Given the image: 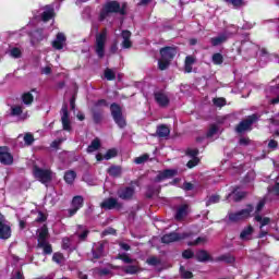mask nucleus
<instances>
[{
  "label": "nucleus",
  "mask_w": 279,
  "mask_h": 279,
  "mask_svg": "<svg viewBox=\"0 0 279 279\" xmlns=\"http://www.w3.org/2000/svg\"><path fill=\"white\" fill-rule=\"evenodd\" d=\"M110 14H120V16H128V2H121L117 0H111L106 2L98 15V20L104 22L110 16Z\"/></svg>",
  "instance_id": "obj_1"
},
{
  "label": "nucleus",
  "mask_w": 279,
  "mask_h": 279,
  "mask_svg": "<svg viewBox=\"0 0 279 279\" xmlns=\"http://www.w3.org/2000/svg\"><path fill=\"white\" fill-rule=\"evenodd\" d=\"M110 112L116 125H118L120 130L128 128V120L125 119V116H123V109L121 108V105L117 102L111 104Z\"/></svg>",
  "instance_id": "obj_2"
},
{
  "label": "nucleus",
  "mask_w": 279,
  "mask_h": 279,
  "mask_svg": "<svg viewBox=\"0 0 279 279\" xmlns=\"http://www.w3.org/2000/svg\"><path fill=\"white\" fill-rule=\"evenodd\" d=\"M108 40V28H104L96 35L95 53L101 60L106 58V41Z\"/></svg>",
  "instance_id": "obj_3"
},
{
  "label": "nucleus",
  "mask_w": 279,
  "mask_h": 279,
  "mask_svg": "<svg viewBox=\"0 0 279 279\" xmlns=\"http://www.w3.org/2000/svg\"><path fill=\"white\" fill-rule=\"evenodd\" d=\"M33 175L41 184H49L53 180V172L50 169H43L37 165L33 166Z\"/></svg>",
  "instance_id": "obj_4"
},
{
  "label": "nucleus",
  "mask_w": 279,
  "mask_h": 279,
  "mask_svg": "<svg viewBox=\"0 0 279 279\" xmlns=\"http://www.w3.org/2000/svg\"><path fill=\"white\" fill-rule=\"evenodd\" d=\"M252 213H254V205L248 204L245 209H241L236 213H230L229 221L236 223L238 221H243V219H250V217H252Z\"/></svg>",
  "instance_id": "obj_5"
},
{
  "label": "nucleus",
  "mask_w": 279,
  "mask_h": 279,
  "mask_svg": "<svg viewBox=\"0 0 279 279\" xmlns=\"http://www.w3.org/2000/svg\"><path fill=\"white\" fill-rule=\"evenodd\" d=\"M258 121V114L253 113L248 116L246 119L242 120L236 126L235 132L238 134H243V132H247L252 130V125Z\"/></svg>",
  "instance_id": "obj_6"
},
{
  "label": "nucleus",
  "mask_w": 279,
  "mask_h": 279,
  "mask_svg": "<svg viewBox=\"0 0 279 279\" xmlns=\"http://www.w3.org/2000/svg\"><path fill=\"white\" fill-rule=\"evenodd\" d=\"M135 193L136 190L134 189V186L120 187L117 191L119 199H122L123 202H132V199H134Z\"/></svg>",
  "instance_id": "obj_7"
},
{
  "label": "nucleus",
  "mask_w": 279,
  "mask_h": 279,
  "mask_svg": "<svg viewBox=\"0 0 279 279\" xmlns=\"http://www.w3.org/2000/svg\"><path fill=\"white\" fill-rule=\"evenodd\" d=\"M72 208L68 209L69 217H74V215H77V211L81 208H84V196L82 195H76L72 198L71 202Z\"/></svg>",
  "instance_id": "obj_8"
},
{
  "label": "nucleus",
  "mask_w": 279,
  "mask_h": 279,
  "mask_svg": "<svg viewBox=\"0 0 279 279\" xmlns=\"http://www.w3.org/2000/svg\"><path fill=\"white\" fill-rule=\"evenodd\" d=\"M100 208H102V210H121V208H123V203H119L114 197H109L100 203Z\"/></svg>",
  "instance_id": "obj_9"
},
{
  "label": "nucleus",
  "mask_w": 279,
  "mask_h": 279,
  "mask_svg": "<svg viewBox=\"0 0 279 279\" xmlns=\"http://www.w3.org/2000/svg\"><path fill=\"white\" fill-rule=\"evenodd\" d=\"M187 236L189 235L186 233L180 234L177 232H170L161 236V243L169 245V243H175V241H182V239H186Z\"/></svg>",
  "instance_id": "obj_10"
},
{
  "label": "nucleus",
  "mask_w": 279,
  "mask_h": 279,
  "mask_svg": "<svg viewBox=\"0 0 279 279\" xmlns=\"http://www.w3.org/2000/svg\"><path fill=\"white\" fill-rule=\"evenodd\" d=\"M159 53L162 60H168L169 62H172L173 58L178 56V48L166 46L159 50Z\"/></svg>",
  "instance_id": "obj_11"
},
{
  "label": "nucleus",
  "mask_w": 279,
  "mask_h": 279,
  "mask_svg": "<svg viewBox=\"0 0 279 279\" xmlns=\"http://www.w3.org/2000/svg\"><path fill=\"white\" fill-rule=\"evenodd\" d=\"M175 175H178L177 169H166L158 172V174L155 177V182H163V180L175 178Z\"/></svg>",
  "instance_id": "obj_12"
},
{
  "label": "nucleus",
  "mask_w": 279,
  "mask_h": 279,
  "mask_svg": "<svg viewBox=\"0 0 279 279\" xmlns=\"http://www.w3.org/2000/svg\"><path fill=\"white\" fill-rule=\"evenodd\" d=\"M62 117H61V123L62 128L65 132H71V120L69 119V106L63 105L61 108Z\"/></svg>",
  "instance_id": "obj_13"
},
{
  "label": "nucleus",
  "mask_w": 279,
  "mask_h": 279,
  "mask_svg": "<svg viewBox=\"0 0 279 279\" xmlns=\"http://www.w3.org/2000/svg\"><path fill=\"white\" fill-rule=\"evenodd\" d=\"M0 162L5 166L13 165L14 156L8 151V147H0Z\"/></svg>",
  "instance_id": "obj_14"
},
{
  "label": "nucleus",
  "mask_w": 279,
  "mask_h": 279,
  "mask_svg": "<svg viewBox=\"0 0 279 279\" xmlns=\"http://www.w3.org/2000/svg\"><path fill=\"white\" fill-rule=\"evenodd\" d=\"M12 236V227L5 225L3 220H0V239L2 241H8Z\"/></svg>",
  "instance_id": "obj_15"
},
{
  "label": "nucleus",
  "mask_w": 279,
  "mask_h": 279,
  "mask_svg": "<svg viewBox=\"0 0 279 279\" xmlns=\"http://www.w3.org/2000/svg\"><path fill=\"white\" fill-rule=\"evenodd\" d=\"M154 97H155L156 104H158L160 108H167V106H169L170 104L169 96L166 95L165 93L157 92L154 94Z\"/></svg>",
  "instance_id": "obj_16"
},
{
  "label": "nucleus",
  "mask_w": 279,
  "mask_h": 279,
  "mask_svg": "<svg viewBox=\"0 0 279 279\" xmlns=\"http://www.w3.org/2000/svg\"><path fill=\"white\" fill-rule=\"evenodd\" d=\"M92 119L96 125H99L104 121V109L93 107L92 108Z\"/></svg>",
  "instance_id": "obj_17"
},
{
  "label": "nucleus",
  "mask_w": 279,
  "mask_h": 279,
  "mask_svg": "<svg viewBox=\"0 0 279 279\" xmlns=\"http://www.w3.org/2000/svg\"><path fill=\"white\" fill-rule=\"evenodd\" d=\"M64 43H66V36L62 33H58L56 40L52 41L53 49H57L58 51L64 49Z\"/></svg>",
  "instance_id": "obj_18"
},
{
  "label": "nucleus",
  "mask_w": 279,
  "mask_h": 279,
  "mask_svg": "<svg viewBox=\"0 0 279 279\" xmlns=\"http://www.w3.org/2000/svg\"><path fill=\"white\" fill-rule=\"evenodd\" d=\"M121 37L123 38L122 49H132V40H130L132 38V32L124 29L121 33Z\"/></svg>",
  "instance_id": "obj_19"
},
{
  "label": "nucleus",
  "mask_w": 279,
  "mask_h": 279,
  "mask_svg": "<svg viewBox=\"0 0 279 279\" xmlns=\"http://www.w3.org/2000/svg\"><path fill=\"white\" fill-rule=\"evenodd\" d=\"M106 247V243L104 242H98L96 244V247L92 250V255L94 260H99V258H101V256H104V250Z\"/></svg>",
  "instance_id": "obj_20"
},
{
  "label": "nucleus",
  "mask_w": 279,
  "mask_h": 279,
  "mask_svg": "<svg viewBox=\"0 0 279 279\" xmlns=\"http://www.w3.org/2000/svg\"><path fill=\"white\" fill-rule=\"evenodd\" d=\"M195 258L198 263H208V260H213V257L206 250L198 251L195 255Z\"/></svg>",
  "instance_id": "obj_21"
},
{
  "label": "nucleus",
  "mask_w": 279,
  "mask_h": 279,
  "mask_svg": "<svg viewBox=\"0 0 279 279\" xmlns=\"http://www.w3.org/2000/svg\"><path fill=\"white\" fill-rule=\"evenodd\" d=\"M56 10L50 7H46V11L41 13V21H44V23H49V21H51V19H53Z\"/></svg>",
  "instance_id": "obj_22"
},
{
  "label": "nucleus",
  "mask_w": 279,
  "mask_h": 279,
  "mask_svg": "<svg viewBox=\"0 0 279 279\" xmlns=\"http://www.w3.org/2000/svg\"><path fill=\"white\" fill-rule=\"evenodd\" d=\"M108 175L111 178H121V174L123 173V168L121 166H111L107 169Z\"/></svg>",
  "instance_id": "obj_23"
},
{
  "label": "nucleus",
  "mask_w": 279,
  "mask_h": 279,
  "mask_svg": "<svg viewBox=\"0 0 279 279\" xmlns=\"http://www.w3.org/2000/svg\"><path fill=\"white\" fill-rule=\"evenodd\" d=\"M252 234H254V227L252 225H248L246 228L242 230L240 233V239L242 241H250L252 238Z\"/></svg>",
  "instance_id": "obj_24"
},
{
  "label": "nucleus",
  "mask_w": 279,
  "mask_h": 279,
  "mask_svg": "<svg viewBox=\"0 0 279 279\" xmlns=\"http://www.w3.org/2000/svg\"><path fill=\"white\" fill-rule=\"evenodd\" d=\"M156 134L159 138H167L171 134V130L166 124L157 126Z\"/></svg>",
  "instance_id": "obj_25"
},
{
  "label": "nucleus",
  "mask_w": 279,
  "mask_h": 279,
  "mask_svg": "<svg viewBox=\"0 0 279 279\" xmlns=\"http://www.w3.org/2000/svg\"><path fill=\"white\" fill-rule=\"evenodd\" d=\"M160 193V186L156 185H147L145 197L146 199H151L154 195H158Z\"/></svg>",
  "instance_id": "obj_26"
},
{
  "label": "nucleus",
  "mask_w": 279,
  "mask_h": 279,
  "mask_svg": "<svg viewBox=\"0 0 279 279\" xmlns=\"http://www.w3.org/2000/svg\"><path fill=\"white\" fill-rule=\"evenodd\" d=\"M47 239H49V228H47V225H44L40 228V232L38 234L37 243H47Z\"/></svg>",
  "instance_id": "obj_27"
},
{
  "label": "nucleus",
  "mask_w": 279,
  "mask_h": 279,
  "mask_svg": "<svg viewBox=\"0 0 279 279\" xmlns=\"http://www.w3.org/2000/svg\"><path fill=\"white\" fill-rule=\"evenodd\" d=\"M196 59L193 56H186L184 61V72L193 73V64H195Z\"/></svg>",
  "instance_id": "obj_28"
},
{
  "label": "nucleus",
  "mask_w": 279,
  "mask_h": 279,
  "mask_svg": "<svg viewBox=\"0 0 279 279\" xmlns=\"http://www.w3.org/2000/svg\"><path fill=\"white\" fill-rule=\"evenodd\" d=\"M186 215H189V205H186V204L181 205L177 209V214H175L177 221H182V218L186 217Z\"/></svg>",
  "instance_id": "obj_29"
},
{
  "label": "nucleus",
  "mask_w": 279,
  "mask_h": 279,
  "mask_svg": "<svg viewBox=\"0 0 279 279\" xmlns=\"http://www.w3.org/2000/svg\"><path fill=\"white\" fill-rule=\"evenodd\" d=\"M77 178V172L74 170H68L64 173L63 180L65 184H73L75 182V179Z\"/></svg>",
  "instance_id": "obj_30"
},
{
  "label": "nucleus",
  "mask_w": 279,
  "mask_h": 279,
  "mask_svg": "<svg viewBox=\"0 0 279 279\" xmlns=\"http://www.w3.org/2000/svg\"><path fill=\"white\" fill-rule=\"evenodd\" d=\"M229 196H233V202L239 203L247 197V192H239L238 189H234Z\"/></svg>",
  "instance_id": "obj_31"
},
{
  "label": "nucleus",
  "mask_w": 279,
  "mask_h": 279,
  "mask_svg": "<svg viewBox=\"0 0 279 279\" xmlns=\"http://www.w3.org/2000/svg\"><path fill=\"white\" fill-rule=\"evenodd\" d=\"M228 40V35L222 34L220 36L214 37L210 39L213 47H219V45H223Z\"/></svg>",
  "instance_id": "obj_32"
},
{
  "label": "nucleus",
  "mask_w": 279,
  "mask_h": 279,
  "mask_svg": "<svg viewBox=\"0 0 279 279\" xmlns=\"http://www.w3.org/2000/svg\"><path fill=\"white\" fill-rule=\"evenodd\" d=\"M101 147V141L99 137H96L92 141L90 145L87 147V154H93V151H97Z\"/></svg>",
  "instance_id": "obj_33"
},
{
  "label": "nucleus",
  "mask_w": 279,
  "mask_h": 279,
  "mask_svg": "<svg viewBox=\"0 0 279 279\" xmlns=\"http://www.w3.org/2000/svg\"><path fill=\"white\" fill-rule=\"evenodd\" d=\"M37 246L40 250H44V254L47 255V256L53 254V246H51V244L48 243V242L37 243Z\"/></svg>",
  "instance_id": "obj_34"
},
{
  "label": "nucleus",
  "mask_w": 279,
  "mask_h": 279,
  "mask_svg": "<svg viewBox=\"0 0 279 279\" xmlns=\"http://www.w3.org/2000/svg\"><path fill=\"white\" fill-rule=\"evenodd\" d=\"M22 101L25 106H32V104H34V95L32 92L22 94Z\"/></svg>",
  "instance_id": "obj_35"
},
{
  "label": "nucleus",
  "mask_w": 279,
  "mask_h": 279,
  "mask_svg": "<svg viewBox=\"0 0 279 279\" xmlns=\"http://www.w3.org/2000/svg\"><path fill=\"white\" fill-rule=\"evenodd\" d=\"M255 221L260 223L259 228H265V226H269V223H271V219L269 217L263 218V216L258 214L255 216Z\"/></svg>",
  "instance_id": "obj_36"
},
{
  "label": "nucleus",
  "mask_w": 279,
  "mask_h": 279,
  "mask_svg": "<svg viewBox=\"0 0 279 279\" xmlns=\"http://www.w3.org/2000/svg\"><path fill=\"white\" fill-rule=\"evenodd\" d=\"M179 272L182 279H193V272L191 270H186L184 266H180Z\"/></svg>",
  "instance_id": "obj_37"
},
{
  "label": "nucleus",
  "mask_w": 279,
  "mask_h": 279,
  "mask_svg": "<svg viewBox=\"0 0 279 279\" xmlns=\"http://www.w3.org/2000/svg\"><path fill=\"white\" fill-rule=\"evenodd\" d=\"M52 262L57 265H64V254H62L61 252L53 253Z\"/></svg>",
  "instance_id": "obj_38"
},
{
  "label": "nucleus",
  "mask_w": 279,
  "mask_h": 279,
  "mask_svg": "<svg viewBox=\"0 0 279 279\" xmlns=\"http://www.w3.org/2000/svg\"><path fill=\"white\" fill-rule=\"evenodd\" d=\"M213 64H216L217 66L223 64V54L221 52H216L211 57Z\"/></svg>",
  "instance_id": "obj_39"
},
{
  "label": "nucleus",
  "mask_w": 279,
  "mask_h": 279,
  "mask_svg": "<svg viewBox=\"0 0 279 279\" xmlns=\"http://www.w3.org/2000/svg\"><path fill=\"white\" fill-rule=\"evenodd\" d=\"M169 66H171V61H168L167 59H162V58H160L158 60L159 71H167V69H169Z\"/></svg>",
  "instance_id": "obj_40"
},
{
  "label": "nucleus",
  "mask_w": 279,
  "mask_h": 279,
  "mask_svg": "<svg viewBox=\"0 0 279 279\" xmlns=\"http://www.w3.org/2000/svg\"><path fill=\"white\" fill-rule=\"evenodd\" d=\"M105 77L106 80H108V82H114V80H117V74L114 73V71H112V69L107 68L105 70Z\"/></svg>",
  "instance_id": "obj_41"
},
{
  "label": "nucleus",
  "mask_w": 279,
  "mask_h": 279,
  "mask_svg": "<svg viewBox=\"0 0 279 279\" xmlns=\"http://www.w3.org/2000/svg\"><path fill=\"white\" fill-rule=\"evenodd\" d=\"M119 151L117 148H110L107 150V153L104 155L105 160H111V158H117Z\"/></svg>",
  "instance_id": "obj_42"
},
{
  "label": "nucleus",
  "mask_w": 279,
  "mask_h": 279,
  "mask_svg": "<svg viewBox=\"0 0 279 279\" xmlns=\"http://www.w3.org/2000/svg\"><path fill=\"white\" fill-rule=\"evenodd\" d=\"M118 260H122L126 265H132V263H134V259L129 257L126 253L118 254Z\"/></svg>",
  "instance_id": "obj_43"
},
{
  "label": "nucleus",
  "mask_w": 279,
  "mask_h": 279,
  "mask_svg": "<svg viewBox=\"0 0 279 279\" xmlns=\"http://www.w3.org/2000/svg\"><path fill=\"white\" fill-rule=\"evenodd\" d=\"M213 104L217 108H223V106H226L228 104V101L226 100V98L219 97V98H214Z\"/></svg>",
  "instance_id": "obj_44"
},
{
  "label": "nucleus",
  "mask_w": 279,
  "mask_h": 279,
  "mask_svg": "<svg viewBox=\"0 0 279 279\" xmlns=\"http://www.w3.org/2000/svg\"><path fill=\"white\" fill-rule=\"evenodd\" d=\"M218 260H222L228 265H232L236 260V258H234V256L232 255H221L220 257H218Z\"/></svg>",
  "instance_id": "obj_45"
},
{
  "label": "nucleus",
  "mask_w": 279,
  "mask_h": 279,
  "mask_svg": "<svg viewBox=\"0 0 279 279\" xmlns=\"http://www.w3.org/2000/svg\"><path fill=\"white\" fill-rule=\"evenodd\" d=\"M220 201L221 196L214 194L207 199L206 206H210L211 204H219Z\"/></svg>",
  "instance_id": "obj_46"
},
{
  "label": "nucleus",
  "mask_w": 279,
  "mask_h": 279,
  "mask_svg": "<svg viewBox=\"0 0 279 279\" xmlns=\"http://www.w3.org/2000/svg\"><path fill=\"white\" fill-rule=\"evenodd\" d=\"M219 132V128L217 126V124H211L209 130L207 131V138H213V136L215 134H217Z\"/></svg>",
  "instance_id": "obj_47"
},
{
  "label": "nucleus",
  "mask_w": 279,
  "mask_h": 279,
  "mask_svg": "<svg viewBox=\"0 0 279 279\" xmlns=\"http://www.w3.org/2000/svg\"><path fill=\"white\" fill-rule=\"evenodd\" d=\"M148 160H149V155L148 154H144V155H142L140 157H136L134 159V162H135V165H143V163L147 162Z\"/></svg>",
  "instance_id": "obj_48"
},
{
  "label": "nucleus",
  "mask_w": 279,
  "mask_h": 279,
  "mask_svg": "<svg viewBox=\"0 0 279 279\" xmlns=\"http://www.w3.org/2000/svg\"><path fill=\"white\" fill-rule=\"evenodd\" d=\"M23 114V107L15 106L11 108V117H21Z\"/></svg>",
  "instance_id": "obj_49"
},
{
  "label": "nucleus",
  "mask_w": 279,
  "mask_h": 279,
  "mask_svg": "<svg viewBox=\"0 0 279 279\" xmlns=\"http://www.w3.org/2000/svg\"><path fill=\"white\" fill-rule=\"evenodd\" d=\"M124 272L134 276V274H138V266L129 265L124 268Z\"/></svg>",
  "instance_id": "obj_50"
},
{
  "label": "nucleus",
  "mask_w": 279,
  "mask_h": 279,
  "mask_svg": "<svg viewBox=\"0 0 279 279\" xmlns=\"http://www.w3.org/2000/svg\"><path fill=\"white\" fill-rule=\"evenodd\" d=\"M34 134H32V133H26L25 135H24V143H25V145H34Z\"/></svg>",
  "instance_id": "obj_51"
},
{
  "label": "nucleus",
  "mask_w": 279,
  "mask_h": 279,
  "mask_svg": "<svg viewBox=\"0 0 279 279\" xmlns=\"http://www.w3.org/2000/svg\"><path fill=\"white\" fill-rule=\"evenodd\" d=\"M194 256H195V253L190 248L182 252V257L185 258V260H189V259L193 258Z\"/></svg>",
  "instance_id": "obj_52"
},
{
  "label": "nucleus",
  "mask_w": 279,
  "mask_h": 279,
  "mask_svg": "<svg viewBox=\"0 0 279 279\" xmlns=\"http://www.w3.org/2000/svg\"><path fill=\"white\" fill-rule=\"evenodd\" d=\"M197 165H199V158L195 157L187 161L186 167H187V169H193V168L197 167Z\"/></svg>",
  "instance_id": "obj_53"
},
{
  "label": "nucleus",
  "mask_w": 279,
  "mask_h": 279,
  "mask_svg": "<svg viewBox=\"0 0 279 279\" xmlns=\"http://www.w3.org/2000/svg\"><path fill=\"white\" fill-rule=\"evenodd\" d=\"M101 106L104 108H108L109 104L108 100L106 99H98L95 104H94V108H101Z\"/></svg>",
  "instance_id": "obj_54"
},
{
  "label": "nucleus",
  "mask_w": 279,
  "mask_h": 279,
  "mask_svg": "<svg viewBox=\"0 0 279 279\" xmlns=\"http://www.w3.org/2000/svg\"><path fill=\"white\" fill-rule=\"evenodd\" d=\"M45 221H47V215H45V213L43 211H38V216L35 219L36 223H45Z\"/></svg>",
  "instance_id": "obj_55"
},
{
  "label": "nucleus",
  "mask_w": 279,
  "mask_h": 279,
  "mask_svg": "<svg viewBox=\"0 0 279 279\" xmlns=\"http://www.w3.org/2000/svg\"><path fill=\"white\" fill-rule=\"evenodd\" d=\"M185 154H186V156H190V158H197V156H199V149H197V148H195V149L189 148Z\"/></svg>",
  "instance_id": "obj_56"
},
{
  "label": "nucleus",
  "mask_w": 279,
  "mask_h": 279,
  "mask_svg": "<svg viewBox=\"0 0 279 279\" xmlns=\"http://www.w3.org/2000/svg\"><path fill=\"white\" fill-rule=\"evenodd\" d=\"M147 265H151L153 267H156L157 265H160V259L158 257L153 256L146 260Z\"/></svg>",
  "instance_id": "obj_57"
},
{
  "label": "nucleus",
  "mask_w": 279,
  "mask_h": 279,
  "mask_svg": "<svg viewBox=\"0 0 279 279\" xmlns=\"http://www.w3.org/2000/svg\"><path fill=\"white\" fill-rule=\"evenodd\" d=\"M95 271L98 274V276H110V269L108 268H96Z\"/></svg>",
  "instance_id": "obj_58"
},
{
  "label": "nucleus",
  "mask_w": 279,
  "mask_h": 279,
  "mask_svg": "<svg viewBox=\"0 0 279 279\" xmlns=\"http://www.w3.org/2000/svg\"><path fill=\"white\" fill-rule=\"evenodd\" d=\"M61 247H62V250H70L71 248V239L70 238H63Z\"/></svg>",
  "instance_id": "obj_59"
},
{
  "label": "nucleus",
  "mask_w": 279,
  "mask_h": 279,
  "mask_svg": "<svg viewBox=\"0 0 279 279\" xmlns=\"http://www.w3.org/2000/svg\"><path fill=\"white\" fill-rule=\"evenodd\" d=\"M226 3H230L233 8H241L243 5V0H223Z\"/></svg>",
  "instance_id": "obj_60"
},
{
  "label": "nucleus",
  "mask_w": 279,
  "mask_h": 279,
  "mask_svg": "<svg viewBox=\"0 0 279 279\" xmlns=\"http://www.w3.org/2000/svg\"><path fill=\"white\" fill-rule=\"evenodd\" d=\"M88 234H90V230L85 229L81 234H78V240L84 242L88 239Z\"/></svg>",
  "instance_id": "obj_61"
},
{
  "label": "nucleus",
  "mask_w": 279,
  "mask_h": 279,
  "mask_svg": "<svg viewBox=\"0 0 279 279\" xmlns=\"http://www.w3.org/2000/svg\"><path fill=\"white\" fill-rule=\"evenodd\" d=\"M10 279H25V275H23V271L17 270L12 275Z\"/></svg>",
  "instance_id": "obj_62"
},
{
  "label": "nucleus",
  "mask_w": 279,
  "mask_h": 279,
  "mask_svg": "<svg viewBox=\"0 0 279 279\" xmlns=\"http://www.w3.org/2000/svg\"><path fill=\"white\" fill-rule=\"evenodd\" d=\"M21 54H22L21 49L16 47L11 50L12 58H21Z\"/></svg>",
  "instance_id": "obj_63"
},
{
  "label": "nucleus",
  "mask_w": 279,
  "mask_h": 279,
  "mask_svg": "<svg viewBox=\"0 0 279 279\" xmlns=\"http://www.w3.org/2000/svg\"><path fill=\"white\" fill-rule=\"evenodd\" d=\"M250 143H251L250 137H241L239 141V145H243L244 147H247Z\"/></svg>",
  "instance_id": "obj_64"
}]
</instances>
